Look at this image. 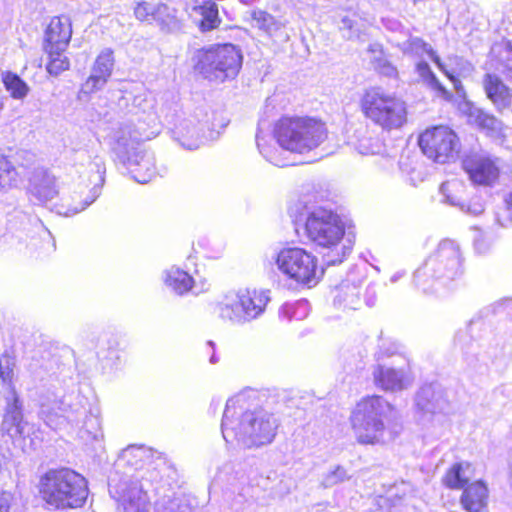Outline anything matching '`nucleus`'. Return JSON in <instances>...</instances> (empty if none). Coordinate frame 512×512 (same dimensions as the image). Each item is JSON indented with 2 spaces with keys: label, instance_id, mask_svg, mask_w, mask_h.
Masks as SVG:
<instances>
[{
  "label": "nucleus",
  "instance_id": "nucleus-1",
  "mask_svg": "<svg viewBox=\"0 0 512 512\" xmlns=\"http://www.w3.org/2000/svg\"><path fill=\"white\" fill-rule=\"evenodd\" d=\"M37 490L41 500L55 510H70L85 505L88 481L68 467L50 468L39 476Z\"/></svg>",
  "mask_w": 512,
  "mask_h": 512
},
{
  "label": "nucleus",
  "instance_id": "nucleus-2",
  "mask_svg": "<svg viewBox=\"0 0 512 512\" xmlns=\"http://www.w3.org/2000/svg\"><path fill=\"white\" fill-rule=\"evenodd\" d=\"M221 428L227 442L242 438L249 440L252 445L261 446L274 439L277 421L263 409L247 410L239 401H229L223 413Z\"/></svg>",
  "mask_w": 512,
  "mask_h": 512
},
{
  "label": "nucleus",
  "instance_id": "nucleus-3",
  "mask_svg": "<svg viewBox=\"0 0 512 512\" xmlns=\"http://www.w3.org/2000/svg\"><path fill=\"white\" fill-rule=\"evenodd\" d=\"M273 137L283 149L304 154L326 141L328 130L320 118L284 115L274 123Z\"/></svg>",
  "mask_w": 512,
  "mask_h": 512
},
{
  "label": "nucleus",
  "instance_id": "nucleus-4",
  "mask_svg": "<svg viewBox=\"0 0 512 512\" xmlns=\"http://www.w3.org/2000/svg\"><path fill=\"white\" fill-rule=\"evenodd\" d=\"M359 109L364 118L387 132L400 129L408 121L407 102L397 93H389L380 86L363 90Z\"/></svg>",
  "mask_w": 512,
  "mask_h": 512
},
{
  "label": "nucleus",
  "instance_id": "nucleus-5",
  "mask_svg": "<svg viewBox=\"0 0 512 512\" xmlns=\"http://www.w3.org/2000/svg\"><path fill=\"white\" fill-rule=\"evenodd\" d=\"M359 109L364 118L387 132L400 129L408 121L407 102L397 93H389L380 86L363 90Z\"/></svg>",
  "mask_w": 512,
  "mask_h": 512
},
{
  "label": "nucleus",
  "instance_id": "nucleus-6",
  "mask_svg": "<svg viewBox=\"0 0 512 512\" xmlns=\"http://www.w3.org/2000/svg\"><path fill=\"white\" fill-rule=\"evenodd\" d=\"M395 410V405L382 395L371 394L360 398L349 418L357 442L362 445L380 443L385 431L384 418Z\"/></svg>",
  "mask_w": 512,
  "mask_h": 512
},
{
  "label": "nucleus",
  "instance_id": "nucleus-7",
  "mask_svg": "<svg viewBox=\"0 0 512 512\" xmlns=\"http://www.w3.org/2000/svg\"><path fill=\"white\" fill-rule=\"evenodd\" d=\"M242 61L240 48L231 43L200 48L193 57L194 69L198 73L220 81L234 79L241 70Z\"/></svg>",
  "mask_w": 512,
  "mask_h": 512
},
{
  "label": "nucleus",
  "instance_id": "nucleus-8",
  "mask_svg": "<svg viewBox=\"0 0 512 512\" xmlns=\"http://www.w3.org/2000/svg\"><path fill=\"white\" fill-rule=\"evenodd\" d=\"M279 271L296 285L313 288L320 283L325 268L319 258L301 247H284L275 258Z\"/></svg>",
  "mask_w": 512,
  "mask_h": 512
},
{
  "label": "nucleus",
  "instance_id": "nucleus-9",
  "mask_svg": "<svg viewBox=\"0 0 512 512\" xmlns=\"http://www.w3.org/2000/svg\"><path fill=\"white\" fill-rule=\"evenodd\" d=\"M421 152L432 162H454L461 152V140L456 131L446 124L430 126L420 132L417 140Z\"/></svg>",
  "mask_w": 512,
  "mask_h": 512
},
{
  "label": "nucleus",
  "instance_id": "nucleus-10",
  "mask_svg": "<svg viewBox=\"0 0 512 512\" xmlns=\"http://www.w3.org/2000/svg\"><path fill=\"white\" fill-rule=\"evenodd\" d=\"M304 232L315 245L323 248H333L343 240L345 224L335 212L318 209L309 213L306 217Z\"/></svg>",
  "mask_w": 512,
  "mask_h": 512
},
{
  "label": "nucleus",
  "instance_id": "nucleus-11",
  "mask_svg": "<svg viewBox=\"0 0 512 512\" xmlns=\"http://www.w3.org/2000/svg\"><path fill=\"white\" fill-rule=\"evenodd\" d=\"M269 302V296L263 290H245L238 295L234 304L220 305L219 313L222 318L231 321H249L261 315Z\"/></svg>",
  "mask_w": 512,
  "mask_h": 512
},
{
  "label": "nucleus",
  "instance_id": "nucleus-12",
  "mask_svg": "<svg viewBox=\"0 0 512 512\" xmlns=\"http://www.w3.org/2000/svg\"><path fill=\"white\" fill-rule=\"evenodd\" d=\"M461 166L469 180L476 186H493L501 175L498 159L481 152L466 154L462 159Z\"/></svg>",
  "mask_w": 512,
  "mask_h": 512
},
{
  "label": "nucleus",
  "instance_id": "nucleus-13",
  "mask_svg": "<svg viewBox=\"0 0 512 512\" xmlns=\"http://www.w3.org/2000/svg\"><path fill=\"white\" fill-rule=\"evenodd\" d=\"M71 38L72 24L70 20L64 16H54L44 31L42 48H68Z\"/></svg>",
  "mask_w": 512,
  "mask_h": 512
},
{
  "label": "nucleus",
  "instance_id": "nucleus-14",
  "mask_svg": "<svg viewBox=\"0 0 512 512\" xmlns=\"http://www.w3.org/2000/svg\"><path fill=\"white\" fill-rule=\"evenodd\" d=\"M460 504L466 512H486L489 504V488L485 481L475 480L464 487Z\"/></svg>",
  "mask_w": 512,
  "mask_h": 512
},
{
  "label": "nucleus",
  "instance_id": "nucleus-15",
  "mask_svg": "<svg viewBox=\"0 0 512 512\" xmlns=\"http://www.w3.org/2000/svg\"><path fill=\"white\" fill-rule=\"evenodd\" d=\"M486 97L498 108L505 109L511 105L512 90L495 73H486L482 79Z\"/></svg>",
  "mask_w": 512,
  "mask_h": 512
},
{
  "label": "nucleus",
  "instance_id": "nucleus-16",
  "mask_svg": "<svg viewBox=\"0 0 512 512\" xmlns=\"http://www.w3.org/2000/svg\"><path fill=\"white\" fill-rule=\"evenodd\" d=\"M373 381L376 387L386 392L401 391L408 386V380L401 371L384 365L374 368Z\"/></svg>",
  "mask_w": 512,
  "mask_h": 512
},
{
  "label": "nucleus",
  "instance_id": "nucleus-17",
  "mask_svg": "<svg viewBox=\"0 0 512 512\" xmlns=\"http://www.w3.org/2000/svg\"><path fill=\"white\" fill-rule=\"evenodd\" d=\"M475 474V467L467 461L455 462L447 468L442 476V484L451 490L464 489L470 484V479Z\"/></svg>",
  "mask_w": 512,
  "mask_h": 512
},
{
  "label": "nucleus",
  "instance_id": "nucleus-18",
  "mask_svg": "<svg viewBox=\"0 0 512 512\" xmlns=\"http://www.w3.org/2000/svg\"><path fill=\"white\" fill-rule=\"evenodd\" d=\"M193 11L201 16L198 22V29L202 33L218 29L221 25L218 5L214 0H203L199 5L193 7Z\"/></svg>",
  "mask_w": 512,
  "mask_h": 512
},
{
  "label": "nucleus",
  "instance_id": "nucleus-19",
  "mask_svg": "<svg viewBox=\"0 0 512 512\" xmlns=\"http://www.w3.org/2000/svg\"><path fill=\"white\" fill-rule=\"evenodd\" d=\"M164 33H173L181 28V20L177 16V9L166 3L156 5V13L153 19Z\"/></svg>",
  "mask_w": 512,
  "mask_h": 512
},
{
  "label": "nucleus",
  "instance_id": "nucleus-20",
  "mask_svg": "<svg viewBox=\"0 0 512 512\" xmlns=\"http://www.w3.org/2000/svg\"><path fill=\"white\" fill-rule=\"evenodd\" d=\"M47 56V62L45 65L46 71L53 77L59 76L61 73L70 69V59L65 54L67 48H42Z\"/></svg>",
  "mask_w": 512,
  "mask_h": 512
},
{
  "label": "nucleus",
  "instance_id": "nucleus-21",
  "mask_svg": "<svg viewBox=\"0 0 512 512\" xmlns=\"http://www.w3.org/2000/svg\"><path fill=\"white\" fill-rule=\"evenodd\" d=\"M1 81L4 88L9 92L10 97L13 99L22 100L30 91L28 84L15 72H3L1 75Z\"/></svg>",
  "mask_w": 512,
  "mask_h": 512
},
{
  "label": "nucleus",
  "instance_id": "nucleus-22",
  "mask_svg": "<svg viewBox=\"0 0 512 512\" xmlns=\"http://www.w3.org/2000/svg\"><path fill=\"white\" fill-rule=\"evenodd\" d=\"M165 283L176 293L184 294L192 289L194 280L187 272L175 268L166 273Z\"/></svg>",
  "mask_w": 512,
  "mask_h": 512
},
{
  "label": "nucleus",
  "instance_id": "nucleus-23",
  "mask_svg": "<svg viewBox=\"0 0 512 512\" xmlns=\"http://www.w3.org/2000/svg\"><path fill=\"white\" fill-rule=\"evenodd\" d=\"M20 175L9 157L0 152V188L12 189L18 185Z\"/></svg>",
  "mask_w": 512,
  "mask_h": 512
},
{
  "label": "nucleus",
  "instance_id": "nucleus-24",
  "mask_svg": "<svg viewBox=\"0 0 512 512\" xmlns=\"http://www.w3.org/2000/svg\"><path fill=\"white\" fill-rule=\"evenodd\" d=\"M114 66V56L111 49L101 51L93 63L92 72L109 80Z\"/></svg>",
  "mask_w": 512,
  "mask_h": 512
},
{
  "label": "nucleus",
  "instance_id": "nucleus-25",
  "mask_svg": "<svg viewBox=\"0 0 512 512\" xmlns=\"http://www.w3.org/2000/svg\"><path fill=\"white\" fill-rule=\"evenodd\" d=\"M251 18L256 22L257 27L265 33L271 35L273 32L280 29V23L274 16L264 10H255L251 13Z\"/></svg>",
  "mask_w": 512,
  "mask_h": 512
},
{
  "label": "nucleus",
  "instance_id": "nucleus-26",
  "mask_svg": "<svg viewBox=\"0 0 512 512\" xmlns=\"http://www.w3.org/2000/svg\"><path fill=\"white\" fill-rule=\"evenodd\" d=\"M16 360L9 353H4L0 357V378L3 383L7 384L14 391L13 381L15 377Z\"/></svg>",
  "mask_w": 512,
  "mask_h": 512
},
{
  "label": "nucleus",
  "instance_id": "nucleus-27",
  "mask_svg": "<svg viewBox=\"0 0 512 512\" xmlns=\"http://www.w3.org/2000/svg\"><path fill=\"white\" fill-rule=\"evenodd\" d=\"M464 191V184L456 180L446 181L441 185V192L446 196L447 201L454 205L463 204Z\"/></svg>",
  "mask_w": 512,
  "mask_h": 512
},
{
  "label": "nucleus",
  "instance_id": "nucleus-28",
  "mask_svg": "<svg viewBox=\"0 0 512 512\" xmlns=\"http://www.w3.org/2000/svg\"><path fill=\"white\" fill-rule=\"evenodd\" d=\"M405 50L412 55L422 56L427 54L434 62L435 57H439L432 47L422 38L410 37L405 42Z\"/></svg>",
  "mask_w": 512,
  "mask_h": 512
},
{
  "label": "nucleus",
  "instance_id": "nucleus-29",
  "mask_svg": "<svg viewBox=\"0 0 512 512\" xmlns=\"http://www.w3.org/2000/svg\"><path fill=\"white\" fill-rule=\"evenodd\" d=\"M434 256L440 260H453L459 256V247L453 240L443 239L434 251Z\"/></svg>",
  "mask_w": 512,
  "mask_h": 512
},
{
  "label": "nucleus",
  "instance_id": "nucleus-30",
  "mask_svg": "<svg viewBox=\"0 0 512 512\" xmlns=\"http://www.w3.org/2000/svg\"><path fill=\"white\" fill-rule=\"evenodd\" d=\"M133 13L138 21L152 24L156 13V5L153 6L147 1H139L135 4Z\"/></svg>",
  "mask_w": 512,
  "mask_h": 512
},
{
  "label": "nucleus",
  "instance_id": "nucleus-31",
  "mask_svg": "<svg viewBox=\"0 0 512 512\" xmlns=\"http://www.w3.org/2000/svg\"><path fill=\"white\" fill-rule=\"evenodd\" d=\"M374 71L379 76H385L390 78H397L398 71L397 68L386 59H376L373 63Z\"/></svg>",
  "mask_w": 512,
  "mask_h": 512
},
{
  "label": "nucleus",
  "instance_id": "nucleus-32",
  "mask_svg": "<svg viewBox=\"0 0 512 512\" xmlns=\"http://www.w3.org/2000/svg\"><path fill=\"white\" fill-rule=\"evenodd\" d=\"M107 82L108 79L91 71V74L83 84V90L88 94L95 93L101 90Z\"/></svg>",
  "mask_w": 512,
  "mask_h": 512
},
{
  "label": "nucleus",
  "instance_id": "nucleus-33",
  "mask_svg": "<svg viewBox=\"0 0 512 512\" xmlns=\"http://www.w3.org/2000/svg\"><path fill=\"white\" fill-rule=\"evenodd\" d=\"M474 121L478 127L486 130H495L498 123L495 116L484 111H478Z\"/></svg>",
  "mask_w": 512,
  "mask_h": 512
},
{
  "label": "nucleus",
  "instance_id": "nucleus-34",
  "mask_svg": "<svg viewBox=\"0 0 512 512\" xmlns=\"http://www.w3.org/2000/svg\"><path fill=\"white\" fill-rule=\"evenodd\" d=\"M427 86L435 93V95L446 102H452L454 100L453 94L443 86V84L436 77Z\"/></svg>",
  "mask_w": 512,
  "mask_h": 512
},
{
  "label": "nucleus",
  "instance_id": "nucleus-35",
  "mask_svg": "<svg viewBox=\"0 0 512 512\" xmlns=\"http://www.w3.org/2000/svg\"><path fill=\"white\" fill-rule=\"evenodd\" d=\"M416 70L421 77V79L426 83V85L431 82L434 78L437 76L434 74V72L431 70L428 63L421 61L417 63Z\"/></svg>",
  "mask_w": 512,
  "mask_h": 512
},
{
  "label": "nucleus",
  "instance_id": "nucleus-36",
  "mask_svg": "<svg viewBox=\"0 0 512 512\" xmlns=\"http://www.w3.org/2000/svg\"><path fill=\"white\" fill-rule=\"evenodd\" d=\"M13 501L11 492L0 489V512H10Z\"/></svg>",
  "mask_w": 512,
  "mask_h": 512
},
{
  "label": "nucleus",
  "instance_id": "nucleus-37",
  "mask_svg": "<svg viewBox=\"0 0 512 512\" xmlns=\"http://www.w3.org/2000/svg\"><path fill=\"white\" fill-rule=\"evenodd\" d=\"M22 405L17 395L14 396L13 402L11 405V409L9 410V413H11L14 420H21L22 419Z\"/></svg>",
  "mask_w": 512,
  "mask_h": 512
},
{
  "label": "nucleus",
  "instance_id": "nucleus-38",
  "mask_svg": "<svg viewBox=\"0 0 512 512\" xmlns=\"http://www.w3.org/2000/svg\"><path fill=\"white\" fill-rule=\"evenodd\" d=\"M434 63L452 83L457 82V79H459V77L446 68L445 64L441 61L440 57H435Z\"/></svg>",
  "mask_w": 512,
  "mask_h": 512
},
{
  "label": "nucleus",
  "instance_id": "nucleus-39",
  "mask_svg": "<svg viewBox=\"0 0 512 512\" xmlns=\"http://www.w3.org/2000/svg\"><path fill=\"white\" fill-rule=\"evenodd\" d=\"M504 73H505L506 79L509 81H512V57L507 60Z\"/></svg>",
  "mask_w": 512,
  "mask_h": 512
},
{
  "label": "nucleus",
  "instance_id": "nucleus-40",
  "mask_svg": "<svg viewBox=\"0 0 512 512\" xmlns=\"http://www.w3.org/2000/svg\"><path fill=\"white\" fill-rule=\"evenodd\" d=\"M506 209L510 213V217L512 219V190L511 193L508 195V197L505 200Z\"/></svg>",
  "mask_w": 512,
  "mask_h": 512
},
{
  "label": "nucleus",
  "instance_id": "nucleus-41",
  "mask_svg": "<svg viewBox=\"0 0 512 512\" xmlns=\"http://www.w3.org/2000/svg\"><path fill=\"white\" fill-rule=\"evenodd\" d=\"M452 84H453V86H454V89H455L457 92H459V93H464V86H463V84H462V82H461L460 78H459V79H457V82H453Z\"/></svg>",
  "mask_w": 512,
  "mask_h": 512
},
{
  "label": "nucleus",
  "instance_id": "nucleus-42",
  "mask_svg": "<svg viewBox=\"0 0 512 512\" xmlns=\"http://www.w3.org/2000/svg\"><path fill=\"white\" fill-rule=\"evenodd\" d=\"M133 173H134V177H135V179H136L137 181L142 182V183H144V182H147V181H148V179H147L146 177L141 176V175L138 173V169L133 170Z\"/></svg>",
  "mask_w": 512,
  "mask_h": 512
},
{
  "label": "nucleus",
  "instance_id": "nucleus-43",
  "mask_svg": "<svg viewBox=\"0 0 512 512\" xmlns=\"http://www.w3.org/2000/svg\"><path fill=\"white\" fill-rule=\"evenodd\" d=\"M99 172L101 173V175H100V182H101V185H103V183H104V176H103L104 175V168L102 169V171L99 170Z\"/></svg>",
  "mask_w": 512,
  "mask_h": 512
}]
</instances>
